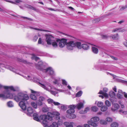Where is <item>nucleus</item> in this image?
<instances>
[{"label": "nucleus", "mask_w": 127, "mask_h": 127, "mask_svg": "<svg viewBox=\"0 0 127 127\" xmlns=\"http://www.w3.org/2000/svg\"><path fill=\"white\" fill-rule=\"evenodd\" d=\"M107 73L108 74H110L111 76H112L113 77H114L113 78L114 79H115V76H116L115 75H114V74H111V73H110L108 72H107Z\"/></svg>", "instance_id": "nucleus-58"}, {"label": "nucleus", "mask_w": 127, "mask_h": 127, "mask_svg": "<svg viewBox=\"0 0 127 127\" xmlns=\"http://www.w3.org/2000/svg\"><path fill=\"white\" fill-rule=\"evenodd\" d=\"M99 118L97 117H95L92 118L90 121L88 122V123L94 127H96L97 126V124L95 122L99 120Z\"/></svg>", "instance_id": "nucleus-5"}, {"label": "nucleus", "mask_w": 127, "mask_h": 127, "mask_svg": "<svg viewBox=\"0 0 127 127\" xmlns=\"http://www.w3.org/2000/svg\"><path fill=\"white\" fill-rule=\"evenodd\" d=\"M98 109L97 107L94 106L92 107V110L94 112H95L97 111Z\"/></svg>", "instance_id": "nucleus-45"}, {"label": "nucleus", "mask_w": 127, "mask_h": 127, "mask_svg": "<svg viewBox=\"0 0 127 127\" xmlns=\"http://www.w3.org/2000/svg\"><path fill=\"white\" fill-rule=\"evenodd\" d=\"M119 107L120 106L118 104L114 103L112 105L111 110L112 111L115 112H117Z\"/></svg>", "instance_id": "nucleus-12"}, {"label": "nucleus", "mask_w": 127, "mask_h": 127, "mask_svg": "<svg viewBox=\"0 0 127 127\" xmlns=\"http://www.w3.org/2000/svg\"><path fill=\"white\" fill-rule=\"evenodd\" d=\"M21 18H23V19H27L30 21H32V19L30 18H29L28 17H26L22 16L21 17Z\"/></svg>", "instance_id": "nucleus-51"}, {"label": "nucleus", "mask_w": 127, "mask_h": 127, "mask_svg": "<svg viewBox=\"0 0 127 127\" xmlns=\"http://www.w3.org/2000/svg\"><path fill=\"white\" fill-rule=\"evenodd\" d=\"M119 112L120 114L122 113L125 114H127V111H123L122 109L120 110L119 111Z\"/></svg>", "instance_id": "nucleus-49"}, {"label": "nucleus", "mask_w": 127, "mask_h": 127, "mask_svg": "<svg viewBox=\"0 0 127 127\" xmlns=\"http://www.w3.org/2000/svg\"><path fill=\"white\" fill-rule=\"evenodd\" d=\"M1 61H0V67H4L5 68H6L8 69H9L11 71H12L13 72H15L16 73L18 74L19 73H17L15 69L11 66H10L8 65H6L5 66V65L0 63Z\"/></svg>", "instance_id": "nucleus-13"}, {"label": "nucleus", "mask_w": 127, "mask_h": 127, "mask_svg": "<svg viewBox=\"0 0 127 127\" xmlns=\"http://www.w3.org/2000/svg\"><path fill=\"white\" fill-rule=\"evenodd\" d=\"M62 84L64 86H67L68 85L67 82L64 79H62Z\"/></svg>", "instance_id": "nucleus-37"}, {"label": "nucleus", "mask_w": 127, "mask_h": 127, "mask_svg": "<svg viewBox=\"0 0 127 127\" xmlns=\"http://www.w3.org/2000/svg\"><path fill=\"white\" fill-rule=\"evenodd\" d=\"M47 101L49 104L53 103L54 102V100L53 99L50 98L48 99L47 100Z\"/></svg>", "instance_id": "nucleus-44"}, {"label": "nucleus", "mask_w": 127, "mask_h": 127, "mask_svg": "<svg viewBox=\"0 0 127 127\" xmlns=\"http://www.w3.org/2000/svg\"><path fill=\"white\" fill-rule=\"evenodd\" d=\"M53 115L54 116V117L55 116L56 117V119L58 120L60 118V117L59 116L60 113L57 111H54L52 112Z\"/></svg>", "instance_id": "nucleus-18"}, {"label": "nucleus", "mask_w": 127, "mask_h": 127, "mask_svg": "<svg viewBox=\"0 0 127 127\" xmlns=\"http://www.w3.org/2000/svg\"><path fill=\"white\" fill-rule=\"evenodd\" d=\"M66 45H67V48L69 50H72L73 49V47L75 46L73 41H69Z\"/></svg>", "instance_id": "nucleus-11"}, {"label": "nucleus", "mask_w": 127, "mask_h": 127, "mask_svg": "<svg viewBox=\"0 0 127 127\" xmlns=\"http://www.w3.org/2000/svg\"><path fill=\"white\" fill-rule=\"evenodd\" d=\"M79 113L80 114H83L86 113L83 110H81L80 111Z\"/></svg>", "instance_id": "nucleus-61"}, {"label": "nucleus", "mask_w": 127, "mask_h": 127, "mask_svg": "<svg viewBox=\"0 0 127 127\" xmlns=\"http://www.w3.org/2000/svg\"><path fill=\"white\" fill-rule=\"evenodd\" d=\"M44 84H41V87L46 91L50 92L52 95H56L57 94V93L56 92L51 90L52 89V88L51 85L46 81L44 82Z\"/></svg>", "instance_id": "nucleus-4"}, {"label": "nucleus", "mask_w": 127, "mask_h": 127, "mask_svg": "<svg viewBox=\"0 0 127 127\" xmlns=\"http://www.w3.org/2000/svg\"><path fill=\"white\" fill-rule=\"evenodd\" d=\"M106 121L108 122H112L113 119L112 118L108 117L106 118Z\"/></svg>", "instance_id": "nucleus-43"}, {"label": "nucleus", "mask_w": 127, "mask_h": 127, "mask_svg": "<svg viewBox=\"0 0 127 127\" xmlns=\"http://www.w3.org/2000/svg\"><path fill=\"white\" fill-rule=\"evenodd\" d=\"M75 46L76 47L80 49L82 47L81 46V43L80 42H76L74 41Z\"/></svg>", "instance_id": "nucleus-23"}, {"label": "nucleus", "mask_w": 127, "mask_h": 127, "mask_svg": "<svg viewBox=\"0 0 127 127\" xmlns=\"http://www.w3.org/2000/svg\"><path fill=\"white\" fill-rule=\"evenodd\" d=\"M67 40L64 39L60 40L59 39H57L56 41L57 42H59V45L61 48H63L64 47L65 44H66Z\"/></svg>", "instance_id": "nucleus-9"}, {"label": "nucleus", "mask_w": 127, "mask_h": 127, "mask_svg": "<svg viewBox=\"0 0 127 127\" xmlns=\"http://www.w3.org/2000/svg\"><path fill=\"white\" fill-rule=\"evenodd\" d=\"M26 6V7L29 8L31 9L34 10V11H36L37 10V9L36 8L32 6L27 5Z\"/></svg>", "instance_id": "nucleus-28"}, {"label": "nucleus", "mask_w": 127, "mask_h": 127, "mask_svg": "<svg viewBox=\"0 0 127 127\" xmlns=\"http://www.w3.org/2000/svg\"><path fill=\"white\" fill-rule=\"evenodd\" d=\"M125 30L122 28H117L112 30V32H124Z\"/></svg>", "instance_id": "nucleus-22"}, {"label": "nucleus", "mask_w": 127, "mask_h": 127, "mask_svg": "<svg viewBox=\"0 0 127 127\" xmlns=\"http://www.w3.org/2000/svg\"><path fill=\"white\" fill-rule=\"evenodd\" d=\"M105 103L106 105L108 107H109L111 105V102L108 100H106L105 102Z\"/></svg>", "instance_id": "nucleus-39"}, {"label": "nucleus", "mask_w": 127, "mask_h": 127, "mask_svg": "<svg viewBox=\"0 0 127 127\" xmlns=\"http://www.w3.org/2000/svg\"><path fill=\"white\" fill-rule=\"evenodd\" d=\"M75 106L78 110H80L83 107V104L82 102H80Z\"/></svg>", "instance_id": "nucleus-24"}, {"label": "nucleus", "mask_w": 127, "mask_h": 127, "mask_svg": "<svg viewBox=\"0 0 127 127\" xmlns=\"http://www.w3.org/2000/svg\"><path fill=\"white\" fill-rule=\"evenodd\" d=\"M100 124H102L106 125L107 124L106 122L104 120H101L100 121Z\"/></svg>", "instance_id": "nucleus-46"}, {"label": "nucleus", "mask_w": 127, "mask_h": 127, "mask_svg": "<svg viewBox=\"0 0 127 127\" xmlns=\"http://www.w3.org/2000/svg\"><path fill=\"white\" fill-rule=\"evenodd\" d=\"M108 91V89L104 88L103 89V91H100L98 94L102 95L105 97L107 98L108 97V94L106 93Z\"/></svg>", "instance_id": "nucleus-14"}, {"label": "nucleus", "mask_w": 127, "mask_h": 127, "mask_svg": "<svg viewBox=\"0 0 127 127\" xmlns=\"http://www.w3.org/2000/svg\"><path fill=\"white\" fill-rule=\"evenodd\" d=\"M127 7V6L125 5V6H122L120 9V11H122L124 10Z\"/></svg>", "instance_id": "nucleus-50"}, {"label": "nucleus", "mask_w": 127, "mask_h": 127, "mask_svg": "<svg viewBox=\"0 0 127 127\" xmlns=\"http://www.w3.org/2000/svg\"><path fill=\"white\" fill-rule=\"evenodd\" d=\"M111 58H112L113 59L115 60H117L118 59L116 57H114L113 56H111Z\"/></svg>", "instance_id": "nucleus-62"}, {"label": "nucleus", "mask_w": 127, "mask_h": 127, "mask_svg": "<svg viewBox=\"0 0 127 127\" xmlns=\"http://www.w3.org/2000/svg\"><path fill=\"white\" fill-rule=\"evenodd\" d=\"M46 40L48 44L51 45L52 42L54 41V38L51 35L46 34Z\"/></svg>", "instance_id": "nucleus-8"}, {"label": "nucleus", "mask_w": 127, "mask_h": 127, "mask_svg": "<svg viewBox=\"0 0 127 127\" xmlns=\"http://www.w3.org/2000/svg\"><path fill=\"white\" fill-rule=\"evenodd\" d=\"M97 105L98 107H101L103 105V104L101 102H98L97 103Z\"/></svg>", "instance_id": "nucleus-48"}, {"label": "nucleus", "mask_w": 127, "mask_h": 127, "mask_svg": "<svg viewBox=\"0 0 127 127\" xmlns=\"http://www.w3.org/2000/svg\"><path fill=\"white\" fill-rule=\"evenodd\" d=\"M27 114L28 115H30V114H32L33 112V109L31 107H29L27 108Z\"/></svg>", "instance_id": "nucleus-21"}, {"label": "nucleus", "mask_w": 127, "mask_h": 127, "mask_svg": "<svg viewBox=\"0 0 127 127\" xmlns=\"http://www.w3.org/2000/svg\"><path fill=\"white\" fill-rule=\"evenodd\" d=\"M38 37L37 36H35L33 38V40L34 41H36L38 39Z\"/></svg>", "instance_id": "nucleus-57"}, {"label": "nucleus", "mask_w": 127, "mask_h": 127, "mask_svg": "<svg viewBox=\"0 0 127 127\" xmlns=\"http://www.w3.org/2000/svg\"><path fill=\"white\" fill-rule=\"evenodd\" d=\"M119 126V124L116 122H113L111 125V127H118Z\"/></svg>", "instance_id": "nucleus-26"}, {"label": "nucleus", "mask_w": 127, "mask_h": 127, "mask_svg": "<svg viewBox=\"0 0 127 127\" xmlns=\"http://www.w3.org/2000/svg\"><path fill=\"white\" fill-rule=\"evenodd\" d=\"M76 107V106L74 105H71L69 106L68 107L69 109L68 110L66 111V112L68 114L67 115V116H68L70 114H71L75 112L74 109Z\"/></svg>", "instance_id": "nucleus-10"}, {"label": "nucleus", "mask_w": 127, "mask_h": 127, "mask_svg": "<svg viewBox=\"0 0 127 127\" xmlns=\"http://www.w3.org/2000/svg\"><path fill=\"white\" fill-rule=\"evenodd\" d=\"M73 123L72 122H65L64 123V125L65 127H73Z\"/></svg>", "instance_id": "nucleus-17"}, {"label": "nucleus", "mask_w": 127, "mask_h": 127, "mask_svg": "<svg viewBox=\"0 0 127 127\" xmlns=\"http://www.w3.org/2000/svg\"><path fill=\"white\" fill-rule=\"evenodd\" d=\"M29 28L31 29H34L36 30L40 31H44V32H47V31L46 30H42V29H38L37 28H33L31 27H29Z\"/></svg>", "instance_id": "nucleus-40"}, {"label": "nucleus", "mask_w": 127, "mask_h": 127, "mask_svg": "<svg viewBox=\"0 0 127 127\" xmlns=\"http://www.w3.org/2000/svg\"><path fill=\"white\" fill-rule=\"evenodd\" d=\"M37 69L45 72H47L51 75H54L55 73L53 68L51 67L46 68L45 66L41 61L39 62L36 65Z\"/></svg>", "instance_id": "nucleus-3"}, {"label": "nucleus", "mask_w": 127, "mask_h": 127, "mask_svg": "<svg viewBox=\"0 0 127 127\" xmlns=\"http://www.w3.org/2000/svg\"><path fill=\"white\" fill-rule=\"evenodd\" d=\"M101 37L103 39H107L109 37V36L107 35H101Z\"/></svg>", "instance_id": "nucleus-54"}, {"label": "nucleus", "mask_w": 127, "mask_h": 127, "mask_svg": "<svg viewBox=\"0 0 127 127\" xmlns=\"http://www.w3.org/2000/svg\"><path fill=\"white\" fill-rule=\"evenodd\" d=\"M37 104L34 102H32L31 103L32 106L34 108L36 109L37 108Z\"/></svg>", "instance_id": "nucleus-31"}, {"label": "nucleus", "mask_w": 127, "mask_h": 127, "mask_svg": "<svg viewBox=\"0 0 127 127\" xmlns=\"http://www.w3.org/2000/svg\"><path fill=\"white\" fill-rule=\"evenodd\" d=\"M51 44L54 47H57L58 46L57 43L54 40V41H53V42H52Z\"/></svg>", "instance_id": "nucleus-32"}, {"label": "nucleus", "mask_w": 127, "mask_h": 127, "mask_svg": "<svg viewBox=\"0 0 127 127\" xmlns=\"http://www.w3.org/2000/svg\"><path fill=\"white\" fill-rule=\"evenodd\" d=\"M4 88L6 89L5 92L4 93L3 95V99L7 98H14V97L16 96L14 94H12L10 93V90L14 91H16L18 90L17 87H14L12 86H4Z\"/></svg>", "instance_id": "nucleus-2"}, {"label": "nucleus", "mask_w": 127, "mask_h": 127, "mask_svg": "<svg viewBox=\"0 0 127 127\" xmlns=\"http://www.w3.org/2000/svg\"><path fill=\"white\" fill-rule=\"evenodd\" d=\"M33 119L38 122L39 121V117H38V116L37 114L35 113H34L33 115Z\"/></svg>", "instance_id": "nucleus-25"}, {"label": "nucleus", "mask_w": 127, "mask_h": 127, "mask_svg": "<svg viewBox=\"0 0 127 127\" xmlns=\"http://www.w3.org/2000/svg\"><path fill=\"white\" fill-rule=\"evenodd\" d=\"M49 127H58L57 122H53L52 124Z\"/></svg>", "instance_id": "nucleus-34"}, {"label": "nucleus", "mask_w": 127, "mask_h": 127, "mask_svg": "<svg viewBox=\"0 0 127 127\" xmlns=\"http://www.w3.org/2000/svg\"><path fill=\"white\" fill-rule=\"evenodd\" d=\"M92 49L93 52L95 54H96L98 52V49L96 47H93Z\"/></svg>", "instance_id": "nucleus-27"}, {"label": "nucleus", "mask_w": 127, "mask_h": 127, "mask_svg": "<svg viewBox=\"0 0 127 127\" xmlns=\"http://www.w3.org/2000/svg\"><path fill=\"white\" fill-rule=\"evenodd\" d=\"M123 94H117V96L119 99H121L123 98Z\"/></svg>", "instance_id": "nucleus-47"}, {"label": "nucleus", "mask_w": 127, "mask_h": 127, "mask_svg": "<svg viewBox=\"0 0 127 127\" xmlns=\"http://www.w3.org/2000/svg\"><path fill=\"white\" fill-rule=\"evenodd\" d=\"M47 118L48 120L51 121L54 117L52 112H48L47 113Z\"/></svg>", "instance_id": "nucleus-19"}, {"label": "nucleus", "mask_w": 127, "mask_h": 127, "mask_svg": "<svg viewBox=\"0 0 127 127\" xmlns=\"http://www.w3.org/2000/svg\"><path fill=\"white\" fill-rule=\"evenodd\" d=\"M107 109L108 108L107 106H104L101 107L100 110L104 112L106 111Z\"/></svg>", "instance_id": "nucleus-33"}, {"label": "nucleus", "mask_w": 127, "mask_h": 127, "mask_svg": "<svg viewBox=\"0 0 127 127\" xmlns=\"http://www.w3.org/2000/svg\"><path fill=\"white\" fill-rule=\"evenodd\" d=\"M61 109L63 110H65L66 109V106L65 105H61Z\"/></svg>", "instance_id": "nucleus-53"}, {"label": "nucleus", "mask_w": 127, "mask_h": 127, "mask_svg": "<svg viewBox=\"0 0 127 127\" xmlns=\"http://www.w3.org/2000/svg\"><path fill=\"white\" fill-rule=\"evenodd\" d=\"M7 105L9 107H12L13 106V104L11 101H9L7 103Z\"/></svg>", "instance_id": "nucleus-29"}, {"label": "nucleus", "mask_w": 127, "mask_h": 127, "mask_svg": "<svg viewBox=\"0 0 127 127\" xmlns=\"http://www.w3.org/2000/svg\"><path fill=\"white\" fill-rule=\"evenodd\" d=\"M89 107H87L85 108V110H84L85 112V113H87V111H88L89 110Z\"/></svg>", "instance_id": "nucleus-59"}, {"label": "nucleus", "mask_w": 127, "mask_h": 127, "mask_svg": "<svg viewBox=\"0 0 127 127\" xmlns=\"http://www.w3.org/2000/svg\"><path fill=\"white\" fill-rule=\"evenodd\" d=\"M44 100V98L43 96H40L39 97L38 100L41 101H43Z\"/></svg>", "instance_id": "nucleus-55"}, {"label": "nucleus", "mask_w": 127, "mask_h": 127, "mask_svg": "<svg viewBox=\"0 0 127 127\" xmlns=\"http://www.w3.org/2000/svg\"><path fill=\"white\" fill-rule=\"evenodd\" d=\"M32 93L34 94H31L30 95V97L32 99L34 100H35L37 99V97L35 95H37L38 94L37 92H35L33 90L30 89Z\"/></svg>", "instance_id": "nucleus-15"}, {"label": "nucleus", "mask_w": 127, "mask_h": 127, "mask_svg": "<svg viewBox=\"0 0 127 127\" xmlns=\"http://www.w3.org/2000/svg\"><path fill=\"white\" fill-rule=\"evenodd\" d=\"M118 94H123V92L121 90H119L118 91Z\"/></svg>", "instance_id": "nucleus-63"}, {"label": "nucleus", "mask_w": 127, "mask_h": 127, "mask_svg": "<svg viewBox=\"0 0 127 127\" xmlns=\"http://www.w3.org/2000/svg\"><path fill=\"white\" fill-rule=\"evenodd\" d=\"M55 105H59L60 104L58 102H55L54 101L53 103Z\"/></svg>", "instance_id": "nucleus-56"}, {"label": "nucleus", "mask_w": 127, "mask_h": 127, "mask_svg": "<svg viewBox=\"0 0 127 127\" xmlns=\"http://www.w3.org/2000/svg\"><path fill=\"white\" fill-rule=\"evenodd\" d=\"M40 120H42V124L44 127H48L47 125L48 120L47 115H41L39 116V121Z\"/></svg>", "instance_id": "nucleus-6"}, {"label": "nucleus", "mask_w": 127, "mask_h": 127, "mask_svg": "<svg viewBox=\"0 0 127 127\" xmlns=\"http://www.w3.org/2000/svg\"><path fill=\"white\" fill-rule=\"evenodd\" d=\"M84 127H90V126L87 124H84Z\"/></svg>", "instance_id": "nucleus-64"}, {"label": "nucleus", "mask_w": 127, "mask_h": 127, "mask_svg": "<svg viewBox=\"0 0 127 127\" xmlns=\"http://www.w3.org/2000/svg\"><path fill=\"white\" fill-rule=\"evenodd\" d=\"M112 37L114 39H117L118 38V34H117L116 35H114L112 36Z\"/></svg>", "instance_id": "nucleus-38"}, {"label": "nucleus", "mask_w": 127, "mask_h": 127, "mask_svg": "<svg viewBox=\"0 0 127 127\" xmlns=\"http://www.w3.org/2000/svg\"><path fill=\"white\" fill-rule=\"evenodd\" d=\"M90 44L89 43L83 44L82 45V47L85 50H88L89 48V45Z\"/></svg>", "instance_id": "nucleus-20"}, {"label": "nucleus", "mask_w": 127, "mask_h": 127, "mask_svg": "<svg viewBox=\"0 0 127 127\" xmlns=\"http://www.w3.org/2000/svg\"><path fill=\"white\" fill-rule=\"evenodd\" d=\"M32 56L31 58L32 59H34L36 61L39 59V57H36L34 54H32Z\"/></svg>", "instance_id": "nucleus-35"}, {"label": "nucleus", "mask_w": 127, "mask_h": 127, "mask_svg": "<svg viewBox=\"0 0 127 127\" xmlns=\"http://www.w3.org/2000/svg\"><path fill=\"white\" fill-rule=\"evenodd\" d=\"M25 78L27 79L28 80H33L34 82H38L40 84V86H41V84H42L40 83L39 82L40 81V80L36 77H34L32 76L28 75L27 77H25ZM45 81H44L43 83V84H44V83Z\"/></svg>", "instance_id": "nucleus-7"}, {"label": "nucleus", "mask_w": 127, "mask_h": 127, "mask_svg": "<svg viewBox=\"0 0 127 127\" xmlns=\"http://www.w3.org/2000/svg\"><path fill=\"white\" fill-rule=\"evenodd\" d=\"M67 116L70 119H74L76 117L75 115L73 114V113L70 114V115H68Z\"/></svg>", "instance_id": "nucleus-36"}, {"label": "nucleus", "mask_w": 127, "mask_h": 127, "mask_svg": "<svg viewBox=\"0 0 127 127\" xmlns=\"http://www.w3.org/2000/svg\"><path fill=\"white\" fill-rule=\"evenodd\" d=\"M42 111L44 112H48L49 110V109L47 107H44L42 108Z\"/></svg>", "instance_id": "nucleus-42"}, {"label": "nucleus", "mask_w": 127, "mask_h": 127, "mask_svg": "<svg viewBox=\"0 0 127 127\" xmlns=\"http://www.w3.org/2000/svg\"><path fill=\"white\" fill-rule=\"evenodd\" d=\"M37 104L39 106H41L42 105V101L38 100L37 102Z\"/></svg>", "instance_id": "nucleus-52"}, {"label": "nucleus", "mask_w": 127, "mask_h": 127, "mask_svg": "<svg viewBox=\"0 0 127 127\" xmlns=\"http://www.w3.org/2000/svg\"><path fill=\"white\" fill-rule=\"evenodd\" d=\"M41 38H40L38 40V43L39 44H41L42 43L41 42Z\"/></svg>", "instance_id": "nucleus-60"}, {"label": "nucleus", "mask_w": 127, "mask_h": 127, "mask_svg": "<svg viewBox=\"0 0 127 127\" xmlns=\"http://www.w3.org/2000/svg\"><path fill=\"white\" fill-rule=\"evenodd\" d=\"M29 99V97L28 95L23 92L19 93L14 97V100L16 101H20L19 103V105L21 109L24 110H25L26 108L24 102Z\"/></svg>", "instance_id": "nucleus-1"}, {"label": "nucleus", "mask_w": 127, "mask_h": 127, "mask_svg": "<svg viewBox=\"0 0 127 127\" xmlns=\"http://www.w3.org/2000/svg\"><path fill=\"white\" fill-rule=\"evenodd\" d=\"M115 93L112 91H110L109 93V95L111 97L114 96H115Z\"/></svg>", "instance_id": "nucleus-30"}, {"label": "nucleus", "mask_w": 127, "mask_h": 127, "mask_svg": "<svg viewBox=\"0 0 127 127\" xmlns=\"http://www.w3.org/2000/svg\"><path fill=\"white\" fill-rule=\"evenodd\" d=\"M5 1L14 3H20L22 1L21 0H4Z\"/></svg>", "instance_id": "nucleus-16"}, {"label": "nucleus", "mask_w": 127, "mask_h": 127, "mask_svg": "<svg viewBox=\"0 0 127 127\" xmlns=\"http://www.w3.org/2000/svg\"><path fill=\"white\" fill-rule=\"evenodd\" d=\"M82 92L81 91H80L78 92L76 94V96L77 97H79L81 95Z\"/></svg>", "instance_id": "nucleus-41"}]
</instances>
